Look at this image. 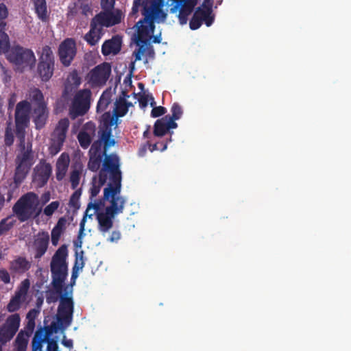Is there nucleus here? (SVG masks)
<instances>
[{"label": "nucleus", "mask_w": 351, "mask_h": 351, "mask_svg": "<svg viewBox=\"0 0 351 351\" xmlns=\"http://www.w3.org/2000/svg\"><path fill=\"white\" fill-rule=\"evenodd\" d=\"M144 0H134L132 8L131 14L135 15L138 12L139 8H143V1Z\"/></svg>", "instance_id": "nucleus-62"}, {"label": "nucleus", "mask_w": 351, "mask_h": 351, "mask_svg": "<svg viewBox=\"0 0 351 351\" xmlns=\"http://www.w3.org/2000/svg\"><path fill=\"white\" fill-rule=\"evenodd\" d=\"M35 12L38 19L43 22H46L49 19L47 3L45 0H32Z\"/></svg>", "instance_id": "nucleus-33"}, {"label": "nucleus", "mask_w": 351, "mask_h": 351, "mask_svg": "<svg viewBox=\"0 0 351 351\" xmlns=\"http://www.w3.org/2000/svg\"><path fill=\"white\" fill-rule=\"evenodd\" d=\"M121 38L114 36L112 38L104 41L101 46V53L105 56L110 54L117 55L121 49Z\"/></svg>", "instance_id": "nucleus-25"}, {"label": "nucleus", "mask_w": 351, "mask_h": 351, "mask_svg": "<svg viewBox=\"0 0 351 351\" xmlns=\"http://www.w3.org/2000/svg\"><path fill=\"white\" fill-rule=\"evenodd\" d=\"M84 252L81 251L80 253L77 251L75 252V263L73 267L76 269V270L82 269L84 267Z\"/></svg>", "instance_id": "nucleus-49"}, {"label": "nucleus", "mask_w": 351, "mask_h": 351, "mask_svg": "<svg viewBox=\"0 0 351 351\" xmlns=\"http://www.w3.org/2000/svg\"><path fill=\"white\" fill-rule=\"evenodd\" d=\"M171 116L166 115L169 120H173L175 121L181 118L183 114V110L181 106L178 103H173L171 108Z\"/></svg>", "instance_id": "nucleus-40"}, {"label": "nucleus", "mask_w": 351, "mask_h": 351, "mask_svg": "<svg viewBox=\"0 0 351 351\" xmlns=\"http://www.w3.org/2000/svg\"><path fill=\"white\" fill-rule=\"evenodd\" d=\"M138 48L133 52L135 58L134 61H139L142 59V56L145 55L147 58L154 59L155 57V51L154 47L151 45L150 41L145 43H138L136 45Z\"/></svg>", "instance_id": "nucleus-30"}, {"label": "nucleus", "mask_w": 351, "mask_h": 351, "mask_svg": "<svg viewBox=\"0 0 351 351\" xmlns=\"http://www.w3.org/2000/svg\"><path fill=\"white\" fill-rule=\"evenodd\" d=\"M45 343H47V351H58V346L57 341L53 339H49L46 340Z\"/></svg>", "instance_id": "nucleus-61"}, {"label": "nucleus", "mask_w": 351, "mask_h": 351, "mask_svg": "<svg viewBox=\"0 0 351 351\" xmlns=\"http://www.w3.org/2000/svg\"><path fill=\"white\" fill-rule=\"evenodd\" d=\"M153 7L145 8L143 7L141 14L143 18L140 19L134 25L136 33L134 35V40L136 45L145 43L151 40L152 34L155 30V22L164 21L162 16L154 11Z\"/></svg>", "instance_id": "nucleus-4"}, {"label": "nucleus", "mask_w": 351, "mask_h": 351, "mask_svg": "<svg viewBox=\"0 0 351 351\" xmlns=\"http://www.w3.org/2000/svg\"><path fill=\"white\" fill-rule=\"evenodd\" d=\"M80 172L77 169L72 171L70 176V182L73 189H75L77 187L80 183Z\"/></svg>", "instance_id": "nucleus-51"}, {"label": "nucleus", "mask_w": 351, "mask_h": 351, "mask_svg": "<svg viewBox=\"0 0 351 351\" xmlns=\"http://www.w3.org/2000/svg\"><path fill=\"white\" fill-rule=\"evenodd\" d=\"M82 82L81 77L79 76L76 70L70 73L65 81L63 90L64 95H69L74 92Z\"/></svg>", "instance_id": "nucleus-29"}, {"label": "nucleus", "mask_w": 351, "mask_h": 351, "mask_svg": "<svg viewBox=\"0 0 351 351\" xmlns=\"http://www.w3.org/2000/svg\"><path fill=\"white\" fill-rule=\"evenodd\" d=\"M69 163V156L66 153H62L58 158L56 165V178L58 181H62L66 176Z\"/></svg>", "instance_id": "nucleus-28"}, {"label": "nucleus", "mask_w": 351, "mask_h": 351, "mask_svg": "<svg viewBox=\"0 0 351 351\" xmlns=\"http://www.w3.org/2000/svg\"><path fill=\"white\" fill-rule=\"evenodd\" d=\"M179 14L178 15L179 22L181 25H185L186 24L188 21V17L193 12L192 11H190L189 10H186L185 8H183L182 7H180L179 9Z\"/></svg>", "instance_id": "nucleus-47"}, {"label": "nucleus", "mask_w": 351, "mask_h": 351, "mask_svg": "<svg viewBox=\"0 0 351 351\" xmlns=\"http://www.w3.org/2000/svg\"><path fill=\"white\" fill-rule=\"evenodd\" d=\"M59 206L60 202L58 201H53L44 208L43 213L47 217H51Z\"/></svg>", "instance_id": "nucleus-48"}, {"label": "nucleus", "mask_w": 351, "mask_h": 351, "mask_svg": "<svg viewBox=\"0 0 351 351\" xmlns=\"http://www.w3.org/2000/svg\"><path fill=\"white\" fill-rule=\"evenodd\" d=\"M110 74V64L103 62L89 71L87 75L88 82L92 86H102L106 84Z\"/></svg>", "instance_id": "nucleus-17"}, {"label": "nucleus", "mask_w": 351, "mask_h": 351, "mask_svg": "<svg viewBox=\"0 0 351 351\" xmlns=\"http://www.w3.org/2000/svg\"><path fill=\"white\" fill-rule=\"evenodd\" d=\"M108 149L105 148V144L101 141L97 140L93 142L88 152V168L89 170L96 172L100 169Z\"/></svg>", "instance_id": "nucleus-16"}, {"label": "nucleus", "mask_w": 351, "mask_h": 351, "mask_svg": "<svg viewBox=\"0 0 351 351\" xmlns=\"http://www.w3.org/2000/svg\"><path fill=\"white\" fill-rule=\"evenodd\" d=\"M203 23L202 21L193 14L189 21V27L192 30H196L201 27Z\"/></svg>", "instance_id": "nucleus-52"}, {"label": "nucleus", "mask_w": 351, "mask_h": 351, "mask_svg": "<svg viewBox=\"0 0 351 351\" xmlns=\"http://www.w3.org/2000/svg\"><path fill=\"white\" fill-rule=\"evenodd\" d=\"M10 48V38L8 35L0 29V55H6Z\"/></svg>", "instance_id": "nucleus-37"}, {"label": "nucleus", "mask_w": 351, "mask_h": 351, "mask_svg": "<svg viewBox=\"0 0 351 351\" xmlns=\"http://www.w3.org/2000/svg\"><path fill=\"white\" fill-rule=\"evenodd\" d=\"M80 132L86 133L90 137L93 138L96 134V125L93 122L88 121L83 125Z\"/></svg>", "instance_id": "nucleus-44"}, {"label": "nucleus", "mask_w": 351, "mask_h": 351, "mask_svg": "<svg viewBox=\"0 0 351 351\" xmlns=\"http://www.w3.org/2000/svg\"><path fill=\"white\" fill-rule=\"evenodd\" d=\"M0 280L4 284H8L10 282V275L4 268L0 269Z\"/></svg>", "instance_id": "nucleus-58"}, {"label": "nucleus", "mask_w": 351, "mask_h": 351, "mask_svg": "<svg viewBox=\"0 0 351 351\" xmlns=\"http://www.w3.org/2000/svg\"><path fill=\"white\" fill-rule=\"evenodd\" d=\"M207 27H210L214 23L215 14L209 9L197 7L194 13Z\"/></svg>", "instance_id": "nucleus-32"}, {"label": "nucleus", "mask_w": 351, "mask_h": 351, "mask_svg": "<svg viewBox=\"0 0 351 351\" xmlns=\"http://www.w3.org/2000/svg\"><path fill=\"white\" fill-rule=\"evenodd\" d=\"M30 100L34 103V106H47L44 101L43 93L38 88H35L30 93Z\"/></svg>", "instance_id": "nucleus-38"}, {"label": "nucleus", "mask_w": 351, "mask_h": 351, "mask_svg": "<svg viewBox=\"0 0 351 351\" xmlns=\"http://www.w3.org/2000/svg\"><path fill=\"white\" fill-rule=\"evenodd\" d=\"M80 13L78 1L74 2L69 6L68 15L71 16H75Z\"/></svg>", "instance_id": "nucleus-60"}, {"label": "nucleus", "mask_w": 351, "mask_h": 351, "mask_svg": "<svg viewBox=\"0 0 351 351\" xmlns=\"http://www.w3.org/2000/svg\"><path fill=\"white\" fill-rule=\"evenodd\" d=\"M167 112V109L163 106H154L153 107L151 116L154 118L159 117L165 114Z\"/></svg>", "instance_id": "nucleus-54"}, {"label": "nucleus", "mask_w": 351, "mask_h": 351, "mask_svg": "<svg viewBox=\"0 0 351 351\" xmlns=\"http://www.w3.org/2000/svg\"><path fill=\"white\" fill-rule=\"evenodd\" d=\"M119 157L114 153L105 156L99 177L101 184H105L108 178L110 183L104 190V199L108 200L110 197L119 195L121 189V171Z\"/></svg>", "instance_id": "nucleus-2"}, {"label": "nucleus", "mask_w": 351, "mask_h": 351, "mask_svg": "<svg viewBox=\"0 0 351 351\" xmlns=\"http://www.w3.org/2000/svg\"><path fill=\"white\" fill-rule=\"evenodd\" d=\"M68 250L66 245H61L51 258L50 269L52 277V285L57 293H61L63 285L68 274L66 258Z\"/></svg>", "instance_id": "nucleus-3"}, {"label": "nucleus", "mask_w": 351, "mask_h": 351, "mask_svg": "<svg viewBox=\"0 0 351 351\" xmlns=\"http://www.w3.org/2000/svg\"><path fill=\"white\" fill-rule=\"evenodd\" d=\"M102 27L97 22L91 20L90 25V30L87 32L84 38L90 46H95L101 39L103 32Z\"/></svg>", "instance_id": "nucleus-26"}, {"label": "nucleus", "mask_w": 351, "mask_h": 351, "mask_svg": "<svg viewBox=\"0 0 351 351\" xmlns=\"http://www.w3.org/2000/svg\"><path fill=\"white\" fill-rule=\"evenodd\" d=\"M118 119L110 112H105L102 115V126L99 131V138L97 141H101L105 144V148H110L115 145V140L112 138V126L117 124Z\"/></svg>", "instance_id": "nucleus-14"}, {"label": "nucleus", "mask_w": 351, "mask_h": 351, "mask_svg": "<svg viewBox=\"0 0 351 351\" xmlns=\"http://www.w3.org/2000/svg\"><path fill=\"white\" fill-rule=\"evenodd\" d=\"M29 337V335L25 330H21L14 341V351H26Z\"/></svg>", "instance_id": "nucleus-35"}, {"label": "nucleus", "mask_w": 351, "mask_h": 351, "mask_svg": "<svg viewBox=\"0 0 351 351\" xmlns=\"http://www.w3.org/2000/svg\"><path fill=\"white\" fill-rule=\"evenodd\" d=\"M4 141L7 146H10L14 143V133L11 123H8L5 128Z\"/></svg>", "instance_id": "nucleus-46"}, {"label": "nucleus", "mask_w": 351, "mask_h": 351, "mask_svg": "<svg viewBox=\"0 0 351 351\" xmlns=\"http://www.w3.org/2000/svg\"><path fill=\"white\" fill-rule=\"evenodd\" d=\"M123 97H120L114 103V114L117 119L125 116L128 111V108L132 106V103L125 100V97H129V96L125 92H123Z\"/></svg>", "instance_id": "nucleus-31"}, {"label": "nucleus", "mask_w": 351, "mask_h": 351, "mask_svg": "<svg viewBox=\"0 0 351 351\" xmlns=\"http://www.w3.org/2000/svg\"><path fill=\"white\" fill-rule=\"evenodd\" d=\"M65 329L57 320V322H52L50 326L38 330L32 341V351H43V343L51 339L50 337L53 332H57L58 330L64 331Z\"/></svg>", "instance_id": "nucleus-13"}, {"label": "nucleus", "mask_w": 351, "mask_h": 351, "mask_svg": "<svg viewBox=\"0 0 351 351\" xmlns=\"http://www.w3.org/2000/svg\"><path fill=\"white\" fill-rule=\"evenodd\" d=\"M5 56L14 66L15 69L21 73L26 70H32L36 62L34 51L19 45L11 47Z\"/></svg>", "instance_id": "nucleus-5"}, {"label": "nucleus", "mask_w": 351, "mask_h": 351, "mask_svg": "<svg viewBox=\"0 0 351 351\" xmlns=\"http://www.w3.org/2000/svg\"><path fill=\"white\" fill-rule=\"evenodd\" d=\"M51 173V164L47 162L46 160L41 159L34 168L32 182L37 187L42 188L47 184Z\"/></svg>", "instance_id": "nucleus-19"}, {"label": "nucleus", "mask_w": 351, "mask_h": 351, "mask_svg": "<svg viewBox=\"0 0 351 351\" xmlns=\"http://www.w3.org/2000/svg\"><path fill=\"white\" fill-rule=\"evenodd\" d=\"M31 267V261H28L25 257L19 256L10 261L9 269L12 273L23 274L27 272Z\"/></svg>", "instance_id": "nucleus-27"}, {"label": "nucleus", "mask_w": 351, "mask_h": 351, "mask_svg": "<svg viewBox=\"0 0 351 351\" xmlns=\"http://www.w3.org/2000/svg\"><path fill=\"white\" fill-rule=\"evenodd\" d=\"M31 104L27 100L19 101L15 109V134L19 141L20 153L15 159L16 168L14 182L17 188L26 178L32 165L34 155L32 143L25 145V130L29 126L30 120Z\"/></svg>", "instance_id": "nucleus-1"}, {"label": "nucleus", "mask_w": 351, "mask_h": 351, "mask_svg": "<svg viewBox=\"0 0 351 351\" xmlns=\"http://www.w3.org/2000/svg\"><path fill=\"white\" fill-rule=\"evenodd\" d=\"M77 53L76 43L73 38H66L59 45L58 56L64 66L71 65Z\"/></svg>", "instance_id": "nucleus-20"}, {"label": "nucleus", "mask_w": 351, "mask_h": 351, "mask_svg": "<svg viewBox=\"0 0 351 351\" xmlns=\"http://www.w3.org/2000/svg\"><path fill=\"white\" fill-rule=\"evenodd\" d=\"M115 0H101V8L106 11H110L113 9Z\"/></svg>", "instance_id": "nucleus-59"}, {"label": "nucleus", "mask_w": 351, "mask_h": 351, "mask_svg": "<svg viewBox=\"0 0 351 351\" xmlns=\"http://www.w3.org/2000/svg\"><path fill=\"white\" fill-rule=\"evenodd\" d=\"M29 287L30 282L29 279H25L20 283L14 295L11 298L6 306L8 312L14 313L21 308L22 304L26 300Z\"/></svg>", "instance_id": "nucleus-18"}, {"label": "nucleus", "mask_w": 351, "mask_h": 351, "mask_svg": "<svg viewBox=\"0 0 351 351\" xmlns=\"http://www.w3.org/2000/svg\"><path fill=\"white\" fill-rule=\"evenodd\" d=\"M14 221L10 217H6L0 221V237L8 232L14 226Z\"/></svg>", "instance_id": "nucleus-41"}, {"label": "nucleus", "mask_w": 351, "mask_h": 351, "mask_svg": "<svg viewBox=\"0 0 351 351\" xmlns=\"http://www.w3.org/2000/svg\"><path fill=\"white\" fill-rule=\"evenodd\" d=\"M91 92L89 89L79 90L73 99L69 109V115L72 119L84 115L90 108Z\"/></svg>", "instance_id": "nucleus-9"}, {"label": "nucleus", "mask_w": 351, "mask_h": 351, "mask_svg": "<svg viewBox=\"0 0 351 351\" xmlns=\"http://www.w3.org/2000/svg\"><path fill=\"white\" fill-rule=\"evenodd\" d=\"M38 200V195L33 192H28L18 199L12 210L20 221H25L34 215Z\"/></svg>", "instance_id": "nucleus-7"}, {"label": "nucleus", "mask_w": 351, "mask_h": 351, "mask_svg": "<svg viewBox=\"0 0 351 351\" xmlns=\"http://www.w3.org/2000/svg\"><path fill=\"white\" fill-rule=\"evenodd\" d=\"M110 102L111 99L110 93L104 92L97 102V112H103L106 110Z\"/></svg>", "instance_id": "nucleus-39"}, {"label": "nucleus", "mask_w": 351, "mask_h": 351, "mask_svg": "<svg viewBox=\"0 0 351 351\" xmlns=\"http://www.w3.org/2000/svg\"><path fill=\"white\" fill-rule=\"evenodd\" d=\"M165 2V0H144L143 1V7L145 8L153 7L154 11H156L157 14L162 16V20H165L167 14L162 10Z\"/></svg>", "instance_id": "nucleus-34"}, {"label": "nucleus", "mask_w": 351, "mask_h": 351, "mask_svg": "<svg viewBox=\"0 0 351 351\" xmlns=\"http://www.w3.org/2000/svg\"><path fill=\"white\" fill-rule=\"evenodd\" d=\"M104 205V202L102 199H100L99 201H97V202H95L94 203L90 202V203H88V206H87V208H86V210L85 212V214H86L88 213V211L91 209V208H93L95 209L96 211L99 210L100 209V208L101 206H103Z\"/></svg>", "instance_id": "nucleus-57"}, {"label": "nucleus", "mask_w": 351, "mask_h": 351, "mask_svg": "<svg viewBox=\"0 0 351 351\" xmlns=\"http://www.w3.org/2000/svg\"><path fill=\"white\" fill-rule=\"evenodd\" d=\"M81 194L82 190L80 189L75 190V192L71 195L69 199V205L71 207L74 208L75 209H78L80 208L79 199Z\"/></svg>", "instance_id": "nucleus-45"}, {"label": "nucleus", "mask_w": 351, "mask_h": 351, "mask_svg": "<svg viewBox=\"0 0 351 351\" xmlns=\"http://www.w3.org/2000/svg\"><path fill=\"white\" fill-rule=\"evenodd\" d=\"M104 184H101V180L98 176V182L97 183L96 177H94L92 182V185L90 189V198L91 200L95 197L99 193L101 188Z\"/></svg>", "instance_id": "nucleus-42"}, {"label": "nucleus", "mask_w": 351, "mask_h": 351, "mask_svg": "<svg viewBox=\"0 0 351 351\" xmlns=\"http://www.w3.org/2000/svg\"><path fill=\"white\" fill-rule=\"evenodd\" d=\"M69 127V119H61L58 121L54 131L51 134V143L49 147V152L51 155L55 156L62 149L66 139Z\"/></svg>", "instance_id": "nucleus-11"}, {"label": "nucleus", "mask_w": 351, "mask_h": 351, "mask_svg": "<svg viewBox=\"0 0 351 351\" xmlns=\"http://www.w3.org/2000/svg\"><path fill=\"white\" fill-rule=\"evenodd\" d=\"M8 11L3 3H0V27L5 25V19L8 16Z\"/></svg>", "instance_id": "nucleus-53"}, {"label": "nucleus", "mask_w": 351, "mask_h": 351, "mask_svg": "<svg viewBox=\"0 0 351 351\" xmlns=\"http://www.w3.org/2000/svg\"><path fill=\"white\" fill-rule=\"evenodd\" d=\"M77 138L80 146L83 149H87L90 146L93 139L91 137H90L86 133L81 132H79Z\"/></svg>", "instance_id": "nucleus-43"}, {"label": "nucleus", "mask_w": 351, "mask_h": 351, "mask_svg": "<svg viewBox=\"0 0 351 351\" xmlns=\"http://www.w3.org/2000/svg\"><path fill=\"white\" fill-rule=\"evenodd\" d=\"M49 111L47 106H34L32 119L35 123V128L40 130L45 127L48 119Z\"/></svg>", "instance_id": "nucleus-23"}, {"label": "nucleus", "mask_w": 351, "mask_h": 351, "mask_svg": "<svg viewBox=\"0 0 351 351\" xmlns=\"http://www.w3.org/2000/svg\"><path fill=\"white\" fill-rule=\"evenodd\" d=\"M149 95V93L146 94L145 93H143L139 95L138 102L141 108H145L147 106Z\"/></svg>", "instance_id": "nucleus-55"}, {"label": "nucleus", "mask_w": 351, "mask_h": 351, "mask_svg": "<svg viewBox=\"0 0 351 351\" xmlns=\"http://www.w3.org/2000/svg\"><path fill=\"white\" fill-rule=\"evenodd\" d=\"M69 127V119H61L58 121L54 131L51 134V143L49 147V152L51 155L55 156L62 149L66 139Z\"/></svg>", "instance_id": "nucleus-12"}, {"label": "nucleus", "mask_w": 351, "mask_h": 351, "mask_svg": "<svg viewBox=\"0 0 351 351\" xmlns=\"http://www.w3.org/2000/svg\"><path fill=\"white\" fill-rule=\"evenodd\" d=\"M66 223V219L64 217H60L53 228L57 229L58 230L62 231L63 232L64 230L65 229Z\"/></svg>", "instance_id": "nucleus-63"}, {"label": "nucleus", "mask_w": 351, "mask_h": 351, "mask_svg": "<svg viewBox=\"0 0 351 351\" xmlns=\"http://www.w3.org/2000/svg\"><path fill=\"white\" fill-rule=\"evenodd\" d=\"M49 236L47 232H40L34 241L35 258H40L47 252L49 245Z\"/></svg>", "instance_id": "nucleus-22"}, {"label": "nucleus", "mask_w": 351, "mask_h": 351, "mask_svg": "<svg viewBox=\"0 0 351 351\" xmlns=\"http://www.w3.org/2000/svg\"><path fill=\"white\" fill-rule=\"evenodd\" d=\"M39 313L40 311L38 310L32 308L29 311L26 317L27 320L35 322V319L38 317Z\"/></svg>", "instance_id": "nucleus-64"}, {"label": "nucleus", "mask_w": 351, "mask_h": 351, "mask_svg": "<svg viewBox=\"0 0 351 351\" xmlns=\"http://www.w3.org/2000/svg\"><path fill=\"white\" fill-rule=\"evenodd\" d=\"M21 324L19 313L9 315L5 322L0 326V351L3 346L10 342L18 332Z\"/></svg>", "instance_id": "nucleus-10"}, {"label": "nucleus", "mask_w": 351, "mask_h": 351, "mask_svg": "<svg viewBox=\"0 0 351 351\" xmlns=\"http://www.w3.org/2000/svg\"><path fill=\"white\" fill-rule=\"evenodd\" d=\"M74 304L71 297L62 295L58 308L57 320L63 328L69 326L73 320Z\"/></svg>", "instance_id": "nucleus-15"}, {"label": "nucleus", "mask_w": 351, "mask_h": 351, "mask_svg": "<svg viewBox=\"0 0 351 351\" xmlns=\"http://www.w3.org/2000/svg\"><path fill=\"white\" fill-rule=\"evenodd\" d=\"M55 58L51 48L44 46L40 52L37 66V73L43 82H48L53 75Z\"/></svg>", "instance_id": "nucleus-8"}, {"label": "nucleus", "mask_w": 351, "mask_h": 351, "mask_svg": "<svg viewBox=\"0 0 351 351\" xmlns=\"http://www.w3.org/2000/svg\"><path fill=\"white\" fill-rule=\"evenodd\" d=\"M122 12L119 10L115 12L99 13L93 18V21L97 22L100 26L111 27L121 23Z\"/></svg>", "instance_id": "nucleus-21"}, {"label": "nucleus", "mask_w": 351, "mask_h": 351, "mask_svg": "<svg viewBox=\"0 0 351 351\" xmlns=\"http://www.w3.org/2000/svg\"><path fill=\"white\" fill-rule=\"evenodd\" d=\"M110 205L107 206L104 212L97 215L98 221V230L102 234L108 232L113 226V219L120 213H122L125 203V199L119 195L110 197L108 200Z\"/></svg>", "instance_id": "nucleus-6"}, {"label": "nucleus", "mask_w": 351, "mask_h": 351, "mask_svg": "<svg viewBox=\"0 0 351 351\" xmlns=\"http://www.w3.org/2000/svg\"><path fill=\"white\" fill-rule=\"evenodd\" d=\"M175 2L176 3L170 8L171 13L177 12L180 7L193 12L195 7L198 3L197 1H195V0H175Z\"/></svg>", "instance_id": "nucleus-36"}, {"label": "nucleus", "mask_w": 351, "mask_h": 351, "mask_svg": "<svg viewBox=\"0 0 351 351\" xmlns=\"http://www.w3.org/2000/svg\"><path fill=\"white\" fill-rule=\"evenodd\" d=\"M178 127V124L173 120H169L165 116L156 121L154 125V134L158 137L165 136L170 129Z\"/></svg>", "instance_id": "nucleus-24"}, {"label": "nucleus", "mask_w": 351, "mask_h": 351, "mask_svg": "<svg viewBox=\"0 0 351 351\" xmlns=\"http://www.w3.org/2000/svg\"><path fill=\"white\" fill-rule=\"evenodd\" d=\"M78 6L80 10V13L85 16L92 14V10L90 6L88 3L84 2L82 0H78Z\"/></svg>", "instance_id": "nucleus-50"}, {"label": "nucleus", "mask_w": 351, "mask_h": 351, "mask_svg": "<svg viewBox=\"0 0 351 351\" xmlns=\"http://www.w3.org/2000/svg\"><path fill=\"white\" fill-rule=\"evenodd\" d=\"M62 234V231L58 230L57 229L53 228L51 230V243L53 245L56 246L58 245L61 234Z\"/></svg>", "instance_id": "nucleus-56"}]
</instances>
